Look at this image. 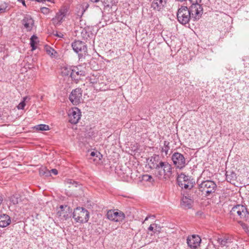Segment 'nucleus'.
Returning a JSON list of instances; mask_svg holds the SVG:
<instances>
[{
  "label": "nucleus",
  "mask_w": 249,
  "mask_h": 249,
  "mask_svg": "<svg viewBox=\"0 0 249 249\" xmlns=\"http://www.w3.org/2000/svg\"><path fill=\"white\" fill-rule=\"evenodd\" d=\"M172 165L166 161H161L156 165L155 174L159 178H170L172 175Z\"/></svg>",
  "instance_id": "nucleus-1"
},
{
  "label": "nucleus",
  "mask_w": 249,
  "mask_h": 249,
  "mask_svg": "<svg viewBox=\"0 0 249 249\" xmlns=\"http://www.w3.org/2000/svg\"><path fill=\"white\" fill-rule=\"evenodd\" d=\"M198 191L201 192L202 195L209 196L215 193L217 189V185L214 181L206 179L200 182H198Z\"/></svg>",
  "instance_id": "nucleus-2"
},
{
  "label": "nucleus",
  "mask_w": 249,
  "mask_h": 249,
  "mask_svg": "<svg viewBox=\"0 0 249 249\" xmlns=\"http://www.w3.org/2000/svg\"><path fill=\"white\" fill-rule=\"evenodd\" d=\"M177 184L182 189L191 190L193 189L195 183L192 177L181 173L178 175L177 178Z\"/></svg>",
  "instance_id": "nucleus-3"
},
{
  "label": "nucleus",
  "mask_w": 249,
  "mask_h": 249,
  "mask_svg": "<svg viewBox=\"0 0 249 249\" xmlns=\"http://www.w3.org/2000/svg\"><path fill=\"white\" fill-rule=\"evenodd\" d=\"M231 215L239 218L243 221H246L249 218V212L245 206L237 204L234 206L230 211Z\"/></svg>",
  "instance_id": "nucleus-4"
},
{
  "label": "nucleus",
  "mask_w": 249,
  "mask_h": 249,
  "mask_svg": "<svg viewBox=\"0 0 249 249\" xmlns=\"http://www.w3.org/2000/svg\"><path fill=\"white\" fill-rule=\"evenodd\" d=\"M72 216L76 222L87 223L89 220V213L87 209L78 207L74 210Z\"/></svg>",
  "instance_id": "nucleus-5"
},
{
  "label": "nucleus",
  "mask_w": 249,
  "mask_h": 249,
  "mask_svg": "<svg viewBox=\"0 0 249 249\" xmlns=\"http://www.w3.org/2000/svg\"><path fill=\"white\" fill-rule=\"evenodd\" d=\"M171 160L176 169L182 170L188 163L184 156L179 152H176L171 156Z\"/></svg>",
  "instance_id": "nucleus-6"
},
{
  "label": "nucleus",
  "mask_w": 249,
  "mask_h": 249,
  "mask_svg": "<svg viewBox=\"0 0 249 249\" xmlns=\"http://www.w3.org/2000/svg\"><path fill=\"white\" fill-rule=\"evenodd\" d=\"M188 8L186 6H181L178 9L177 14L178 21L182 25L189 23L192 18Z\"/></svg>",
  "instance_id": "nucleus-7"
},
{
  "label": "nucleus",
  "mask_w": 249,
  "mask_h": 249,
  "mask_svg": "<svg viewBox=\"0 0 249 249\" xmlns=\"http://www.w3.org/2000/svg\"><path fill=\"white\" fill-rule=\"evenodd\" d=\"M200 1L196 0L193 1L192 5L188 8L190 14L191 15V17L194 20L199 19L203 14V8L198 3V2Z\"/></svg>",
  "instance_id": "nucleus-8"
},
{
  "label": "nucleus",
  "mask_w": 249,
  "mask_h": 249,
  "mask_svg": "<svg viewBox=\"0 0 249 249\" xmlns=\"http://www.w3.org/2000/svg\"><path fill=\"white\" fill-rule=\"evenodd\" d=\"M71 47L74 52L79 57H82L87 53V47L86 43L80 40H75L71 43Z\"/></svg>",
  "instance_id": "nucleus-9"
},
{
  "label": "nucleus",
  "mask_w": 249,
  "mask_h": 249,
  "mask_svg": "<svg viewBox=\"0 0 249 249\" xmlns=\"http://www.w3.org/2000/svg\"><path fill=\"white\" fill-rule=\"evenodd\" d=\"M107 216L109 220L116 222L123 221L125 217L124 213L118 210H110L108 211Z\"/></svg>",
  "instance_id": "nucleus-10"
},
{
  "label": "nucleus",
  "mask_w": 249,
  "mask_h": 249,
  "mask_svg": "<svg viewBox=\"0 0 249 249\" xmlns=\"http://www.w3.org/2000/svg\"><path fill=\"white\" fill-rule=\"evenodd\" d=\"M192 193H194V194L190 195V196L188 195L187 196H183L182 198L181 206L185 209H191L192 207L194 200L198 196L196 189H192Z\"/></svg>",
  "instance_id": "nucleus-11"
},
{
  "label": "nucleus",
  "mask_w": 249,
  "mask_h": 249,
  "mask_svg": "<svg viewBox=\"0 0 249 249\" xmlns=\"http://www.w3.org/2000/svg\"><path fill=\"white\" fill-rule=\"evenodd\" d=\"M83 90L81 88L73 89L69 95V99L73 105H77L82 101Z\"/></svg>",
  "instance_id": "nucleus-12"
},
{
  "label": "nucleus",
  "mask_w": 249,
  "mask_h": 249,
  "mask_svg": "<svg viewBox=\"0 0 249 249\" xmlns=\"http://www.w3.org/2000/svg\"><path fill=\"white\" fill-rule=\"evenodd\" d=\"M68 12L67 8H63L59 10L58 12L56 14L54 18H53L52 22L55 26L60 25L64 20Z\"/></svg>",
  "instance_id": "nucleus-13"
},
{
  "label": "nucleus",
  "mask_w": 249,
  "mask_h": 249,
  "mask_svg": "<svg viewBox=\"0 0 249 249\" xmlns=\"http://www.w3.org/2000/svg\"><path fill=\"white\" fill-rule=\"evenodd\" d=\"M68 116L69 122L71 124H76L78 122L81 117L80 110L76 107L72 108L69 110Z\"/></svg>",
  "instance_id": "nucleus-14"
},
{
  "label": "nucleus",
  "mask_w": 249,
  "mask_h": 249,
  "mask_svg": "<svg viewBox=\"0 0 249 249\" xmlns=\"http://www.w3.org/2000/svg\"><path fill=\"white\" fill-rule=\"evenodd\" d=\"M60 210L57 212V215L61 219L67 220L71 217L72 209L68 205H60Z\"/></svg>",
  "instance_id": "nucleus-15"
},
{
  "label": "nucleus",
  "mask_w": 249,
  "mask_h": 249,
  "mask_svg": "<svg viewBox=\"0 0 249 249\" xmlns=\"http://www.w3.org/2000/svg\"><path fill=\"white\" fill-rule=\"evenodd\" d=\"M21 23L26 31L30 32L34 25V20L30 15H26L22 19Z\"/></svg>",
  "instance_id": "nucleus-16"
},
{
  "label": "nucleus",
  "mask_w": 249,
  "mask_h": 249,
  "mask_svg": "<svg viewBox=\"0 0 249 249\" xmlns=\"http://www.w3.org/2000/svg\"><path fill=\"white\" fill-rule=\"evenodd\" d=\"M167 0H151V7L156 12L164 10Z\"/></svg>",
  "instance_id": "nucleus-17"
},
{
  "label": "nucleus",
  "mask_w": 249,
  "mask_h": 249,
  "mask_svg": "<svg viewBox=\"0 0 249 249\" xmlns=\"http://www.w3.org/2000/svg\"><path fill=\"white\" fill-rule=\"evenodd\" d=\"M201 239L197 235H192L187 239V243L188 246L193 249H196L201 243Z\"/></svg>",
  "instance_id": "nucleus-18"
},
{
  "label": "nucleus",
  "mask_w": 249,
  "mask_h": 249,
  "mask_svg": "<svg viewBox=\"0 0 249 249\" xmlns=\"http://www.w3.org/2000/svg\"><path fill=\"white\" fill-rule=\"evenodd\" d=\"M64 75L69 76L70 75L72 79L78 80V78L76 77V76H84L85 71H78L77 67H73L72 69H69V72H64Z\"/></svg>",
  "instance_id": "nucleus-19"
},
{
  "label": "nucleus",
  "mask_w": 249,
  "mask_h": 249,
  "mask_svg": "<svg viewBox=\"0 0 249 249\" xmlns=\"http://www.w3.org/2000/svg\"><path fill=\"white\" fill-rule=\"evenodd\" d=\"M221 247H228L229 245L232 242V239L229 236H225L219 237L217 240Z\"/></svg>",
  "instance_id": "nucleus-20"
},
{
  "label": "nucleus",
  "mask_w": 249,
  "mask_h": 249,
  "mask_svg": "<svg viewBox=\"0 0 249 249\" xmlns=\"http://www.w3.org/2000/svg\"><path fill=\"white\" fill-rule=\"evenodd\" d=\"M11 222V218L8 215L6 214L0 215V227H6L10 224Z\"/></svg>",
  "instance_id": "nucleus-21"
},
{
  "label": "nucleus",
  "mask_w": 249,
  "mask_h": 249,
  "mask_svg": "<svg viewBox=\"0 0 249 249\" xmlns=\"http://www.w3.org/2000/svg\"><path fill=\"white\" fill-rule=\"evenodd\" d=\"M162 160H160V158L159 155L154 154L153 156H152L150 160V164L149 167L151 169H154L156 168V165H158V163Z\"/></svg>",
  "instance_id": "nucleus-22"
},
{
  "label": "nucleus",
  "mask_w": 249,
  "mask_h": 249,
  "mask_svg": "<svg viewBox=\"0 0 249 249\" xmlns=\"http://www.w3.org/2000/svg\"><path fill=\"white\" fill-rule=\"evenodd\" d=\"M105 8H111L118 3V0H101Z\"/></svg>",
  "instance_id": "nucleus-23"
},
{
  "label": "nucleus",
  "mask_w": 249,
  "mask_h": 249,
  "mask_svg": "<svg viewBox=\"0 0 249 249\" xmlns=\"http://www.w3.org/2000/svg\"><path fill=\"white\" fill-rule=\"evenodd\" d=\"M226 177L227 181L230 182L234 181L236 179V175L233 171H226Z\"/></svg>",
  "instance_id": "nucleus-24"
},
{
  "label": "nucleus",
  "mask_w": 249,
  "mask_h": 249,
  "mask_svg": "<svg viewBox=\"0 0 249 249\" xmlns=\"http://www.w3.org/2000/svg\"><path fill=\"white\" fill-rule=\"evenodd\" d=\"M39 174L40 176L50 177V172L45 167H42L39 170Z\"/></svg>",
  "instance_id": "nucleus-25"
},
{
  "label": "nucleus",
  "mask_w": 249,
  "mask_h": 249,
  "mask_svg": "<svg viewBox=\"0 0 249 249\" xmlns=\"http://www.w3.org/2000/svg\"><path fill=\"white\" fill-rule=\"evenodd\" d=\"M34 128L37 131H46L49 130V126L45 124H40L35 126Z\"/></svg>",
  "instance_id": "nucleus-26"
},
{
  "label": "nucleus",
  "mask_w": 249,
  "mask_h": 249,
  "mask_svg": "<svg viewBox=\"0 0 249 249\" xmlns=\"http://www.w3.org/2000/svg\"><path fill=\"white\" fill-rule=\"evenodd\" d=\"M37 39V37L35 35H33L30 38V45L32 47V50H35L36 49V40Z\"/></svg>",
  "instance_id": "nucleus-27"
},
{
  "label": "nucleus",
  "mask_w": 249,
  "mask_h": 249,
  "mask_svg": "<svg viewBox=\"0 0 249 249\" xmlns=\"http://www.w3.org/2000/svg\"><path fill=\"white\" fill-rule=\"evenodd\" d=\"M30 98L28 96H25L23 98V100L18 104V109H23L25 106V101L29 100Z\"/></svg>",
  "instance_id": "nucleus-28"
},
{
  "label": "nucleus",
  "mask_w": 249,
  "mask_h": 249,
  "mask_svg": "<svg viewBox=\"0 0 249 249\" xmlns=\"http://www.w3.org/2000/svg\"><path fill=\"white\" fill-rule=\"evenodd\" d=\"M65 183L66 185H68L69 187H70L71 186H73L76 187L78 184L76 181L70 178L67 179L65 181Z\"/></svg>",
  "instance_id": "nucleus-29"
},
{
  "label": "nucleus",
  "mask_w": 249,
  "mask_h": 249,
  "mask_svg": "<svg viewBox=\"0 0 249 249\" xmlns=\"http://www.w3.org/2000/svg\"><path fill=\"white\" fill-rule=\"evenodd\" d=\"M169 144L170 143L168 141H165L164 142V146L162 148V151L164 152L166 155L168 154L170 149Z\"/></svg>",
  "instance_id": "nucleus-30"
},
{
  "label": "nucleus",
  "mask_w": 249,
  "mask_h": 249,
  "mask_svg": "<svg viewBox=\"0 0 249 249\" xmlns=\"http://www.w3.org/2000/svg\"><path fill=\"white\" fill-rule=\"evenodd\" d=\"M46 52L47 54L51 55V56H55V54H56V52L51 47H46Z\"/></svg>",
  "instance_id": "nucleus-31"
},
{
  "label": "nucleus",
  "mask_w": 249,
  "mask_h": 249,
  "mask_svg": "<svg viewBox=\"0 0 249 249\" xmlns=\"http://www.w3.org/2000/svg\"><path fill=\"white\" fill-rule=\"evenodd\" d=\"M90 155L93 157H95L96 158H98L99 160H101V159L102 158V155L101 154V153L97 151H92L90 153Z\"/></svg>",
  "instance_id": "nucleus-32"
},
{
  "label": "nucleus",
  "mask_w": 249,
  "mask_h": 249,
  "mask_svg": "<svg viewBox=\"0 0 249 249\" xmlns=\"http://www.w3.org/2000/svg\"><path fill=\"white\" fill-rule=\"evenodd\" d=\"M7 7V4L6 3L1 4L0 5V13H4L6 11V9Z\"/></svg>",
  "instance_id": "nucleus-33"
},
{
  "label": "nucleus",
  "mask_w": 249,
  "mask_h": 249,
  "mask_svg": "<svg viewBox=\"0 0 249 249\" xmlns=\"http://www.w3.org/2000/svg\"><path fill=\"white\" fill-rule=\"evenodd\" d=\"M40 12L44 15H47L50 13V10L47 7H43L40 8Z\"/></svg>",
  "instance_id": "nucleus-34"
},
{
  "label": "nucleus",
  "mask_w": 249,
  "mask_h": 249,
  "mask_svg": "<svg viewBox=\"0 0 249 249\" xmlns=\"http://www.w3.org/2000/svg\"><path fill=\"white\" fill-rule=\"evenodd\" d=\"M238 223L240 225V226L242 227L243 229L245 231V232L247 231H248L249 226L247 225V224L243 222L242 221H239Z\"/></svg>",
  "instance_id": "nucleus-35"
},
{
  "label": "nucleus",
  "mask_w": 249,
  "mask_h": 249,
  "mask_svg": "<svg viewBox=\"0 0 249 249\" xmlns=\"http://www.w3.org/2000/svg\"><path fill=\"white\" fill-rule=\"evenodd\" d=\"M10 201L13 204H17L18 203V198L14 195L11 196Z\"/></svg>",
  "instance_id": "nucleus-36"
},
{
  "label": "nucleus",
  "mask_w": 249,
  "mask_h": 249,
  "mask_svg": "<svg viewBox=\"0 0 249 249\" xmlns=\"http://www.w3.org/2000/svg\"><path fill=\"white\" fill-rule=\"evenodd\" d=\"M69 69H72V68L71 67H63V69H62V74L64 75V72H69Z\"/></svg>",
  "instance_id": "nucleus-37"
},
{
  "label": "nucleus",
  "mask_w": 249,
  "mask_h": 249,
  "mask_svg": "<svg viewBox=\"0 0 249 249\" xmlns=\"http://www.w3.org/2000/svg\"><path fill=\"white\" fill-rule=\"evenodd\" d=\"M155 227H157L156 224H151L148 228V231H153L154 233H155V231H154V228Z\"/></svg>",
  "instance_id": "nucleus-38"
},
{
  "label": "nucleus",
  "mask_w": 249,
  "mask_h": 249,
  "mask_svg": "<svg viewBox=\"0 0 249 249\" xmlns=\"http://www.w3.org/2000/svg\"><path fill=\"white\" fill-rule=\"evenodd\" d=\"M152 177L150 175H145L143 176V179L146 180V181H150V179L152 178Z\"/></svg>",
  "instance_id": "nucleus-39"
},
{
  "label": "nucleus",
  "mask_w": 249,
  "mask_h": 249,
  "mask_svg": "<svg viewBox=\"0 0 249 249\" xmlns=\"http://www.w3.org/2000/svg\"><path fill=\"white\" fill-rule=\"evenodd\" d=\"M50 172V176H51V174H53L54 175H56L58 174V171L56 169H52L51 170H49Z\"/></svg>",
  "instance_id": "nucleus-40"
},
{
  "label": "nucleus",
  "mask_w": 249,
  "mask_h": 249,
  "mask_svg": "<svg viewBox=\"0 0 249 249\" xmlns=\"http://www.w3.org/2000/svg\"><path fill=\"white\" fill-rule=\"evenodd\" d=\"M155 218V216H154V215H149V216H146V218H145V219H144V221L145 222V221H146L148 220V219H149V218Z\"/></svg>",
  "instance_id": "nucleus-41"
},
{
  "label": "nucleus",
  "mask_w": 249,
  "mask_h": 249,
  "mask_svg": "<svg viewBox=\"0 0 249 249\" xmlns=\"http://www.w3.org/2000/svg\"><path fill=\"white\" fill-rule=\"evenodd\" d=\"M90 82L91 83L94 84L97 83V80L94 78H90Z\"/></svg>",
  "instance_id": "nucleus-42"
},
{
  "label": "nucleus",
  "mask_w": 249,
  "mask_h": 249,
  "mask_svg": "<svg viewBox=\"0 0 249 249\" xmlns=\"http://www.w3.org/2000/svg\"><path fill=\"white\" fill-rule=\"evenodd\" d=\"M18 1L21 2L22 5L26 7V5L25 2V0H18Z\"/></svg>",
  "instance_id": "nucleus-43"
},
{
  "label": "nucleus",
  "mask_w": 249,
  "mask_h": 249,
  "mask_svg": "<svg viewBox=\"0 0 249 249\" xmlns=\"http://www.w3.org/2000/svg\"><path fill=\"white\" fill-rule=\"evenodd\" d=\"M99 0H90V1L93 2H97L99 1Z\"/></svg>",
  "instance_id": "nucleus-44"
},
{
  "label": "nucleus",
  "mask_w": 249,
  "mask_h": 249,
  "mask_svg": "<svg viewBox=\"0 0 249 249\" xmlns=\"http://www.w3.org/2000/svg\"><path fill=\"white\" fill-rule=\"evenodd\" d=\"M45 1H49V2H53V0H45Z\"/></svg>",
  "instance_id": "nucleus-45"
},
{
  "label": "nucleus",
  "mask_w": 249,
  "mask_h": 249,
  "mask_svg": "<svg viewBox=\"0 0 249 249\" xmlns=\"http://www.w3.org/2000/svg\"><path fill=\"white\" fill-rule=\"evenodd\" d=\"M246 232L248 234H249V228H248V231H246Z\"/></svg>",
  "instance_id": "nucleus-46"
},
{
  "label": "nucleus",
  "mask_w": 249,
  "mask_h": 249,
  "mask_svg": "<svg viewBox=\"0 0 249 249\" xmlns=\"http://www.w3.org/2000/svg\"><path fill=\"white\" fill-rule=\"evenodd\" d=\"M197 214H200L199 212H197Z\"/></svg>",
  "instance_id": "nucleus-47"
},
{
  "label": "nucleus",
  "mask_w": 249,
  "mask_h": 249,
  "mask_svg": "<svg viewBox=\"0 0 249 249\" xmlns=\"http://www.w3.org/2000/svg\"><path fill=\"white\" fill-rule=\"evenodd\" d=\"M197 214H200L199 212H197Z\"/></svg>",
  "instance_id": "nucleus-48"
},
{
  "label": "nucleus",
  "mask_w": 249,
  "mask_h": 249,
  "mask_svg": "<svg viewBox=\"0 0 249 249\" xmlns=\"http://www.w3.org/2000/svg\"><path fill=\"white\" fill-rule=\"evenodd\" d=\"M201 0H197V1H201Z\"/></svg>",
  "instance_id": "nucleus-49"
}]
</instances>
